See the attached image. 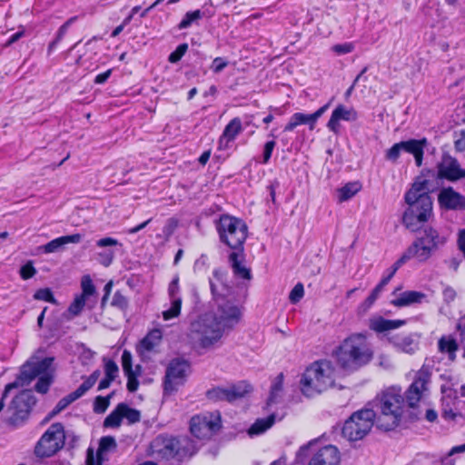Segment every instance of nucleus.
Masks as SVG:
<instances>
[{
  "label": "nucleus",
  "mask_w": 465,
  "mask_h": 465,
  "mask_svg": "<svg viewBox=\"0 0 465 465\" xmlns=\"http://www.w3.org/2000/svg\"><path fill=\"white\" fill-rule=\"evenodd\" d=\"M334 384V368L329 361H318L310 365L302 374V393L312 397L325 391Z\"/></svg>",
  "instance_id": "nucleus-6"
},
{
  "label": "nucleus",
  "mask_w": 465,
  "mask_h": 465,
  "mask_svg": "<svg viewBox=\"0 0 465 465\" xmlns=\"http://www.w3.org/2000/svg\"><path fill=\"white\" fill-rule=\"evenodd\" d=\"M120 408L123 418H125L130 424L136 423L141 420V413L138 410L129 407L126 403L121 402Z\"/></svg>",
  "instance_id": "nucleus-37"
},
{
  "label": "nucleus",
  "mask_w": 465,
  "mask_h": 465,
  "mask_svg": "<svg viewBox=\"0 0 465 465\" xmlns=\"http://www.w3.org/2000/svg\"><path fill=\"white\" fill-rule=\"evenodd\" d=\"M301 124H308L309 129L311 130V117L310 114L303 113H295L291 117L287 124L284 126V132H292L297 126Z\"/></svg>",
  "instance_id": "nucleus-32"
},
{
  "label": "nucleus",
  "mask_w": 465,
  "mask_h": 465,
  "mask_svg": "<svg viewBox=\"0 0 465 465\" xmlns=\"http://www.w3.org/2000/svg\"><path fill=\"white\" fill-rule=\"evenodd\" d=\"M379 297L376 296L373 292H371V294L365 299V301L361 304L360 309L362 312H367L376 302V300Z\"/></svg>",
  "instance_id": "nucleus-62"
},
{
  "label": "nucleus",
  "mask_w": 465,
  "mask_h": 465,
  "mask_svg": "<svg viewBox=\"0 0 465 465\" xmlns=\"http://www.w3.org/2000/svg\"><path fill=\"white\" fill-rule=\"evenodd\" d=\"M402 143L404 152L412 154L415 160V164L418 167H420L423 163L424 150L428 145L427 138L424 137L420 140L409 139L402 141Z\"/></svg>",
  "instance_id": "nucleus-23"
},
{
  "label": "nucleus",
  "mask_w": 465,
  "mask_h": 465,
  "mask_svg": "<svg viewBox=\"0 0 465 465\" xmlns=\"http://www.w3.org/2000/svg\"><path fill=\"white\" fill-rule=\"evenodd\" d=\"M123 415L120 408V404H117L115 409L104 419V427L105 428H118L120 427Z\"/></svg>",
  "instance_id": "nucleus-35"
},
{
  "label": "nucleus",
  "mask_w": 465,
  "mask_h": 465,
  "mask_svg": "<svg viewBox=\"0 0 465 465\" xmlns=\"http://www.w3.org/2000/svg\"><path fill=\"white\" fill-rule=\"evenodd\" d=\"M77 19V16H73L71 18H69L64 24H63L58 31H57V34H56V36L55 38L57 39V41H62V39L64 38V36L65 35V34L67 33V30L69 28V26L71 25H73Z\"/></svg>",
  "instance_id": "nucleus-58"
},
{
  "label": "nucleus",
  "mask_w": 465,
  "mask_h": 465,
  "mask_svg": "<svg viewBox=\"0 0 465 465\" xmlns=\"http://www.w3.org/2000/svg\"><path fill=\"white\" fill-rule=\"evenodd\" d=\"M338 364L345 371H357L368 364L373 351L364 335L356 333L346 338L335 351Z\"/></svg>",
  "instance_id": "nucleus-4"
},
{
  "label": "nucleus",
  "mask_w": 465,
  "mask_h": 465,
  "mask_svg": "<svg viewBox=\"0 0 465 465\" xmlns=\"http://www.w3.org/2000/svg\"><path fill=\"white\" fill-rule=\"evenodd\" d=\"M86 300H87V297H84L82 294L77 295L74 298V302L70 304V306L68 308V312L73 316L79 315L86 303Z\"/></svg>",
  "instance_id": "nucleus-41"
},
{
  "label": "nucleus",
  "mask_w": 465,
  "mask_h": 465,
  "mask_svg": "<svg viewBox=\"0 0 465 465\" xmlns=\"http://www.w3.org/2000/svg\"><path fill=\"white\" fill-rule=\"evenodd\" d=\"M211 292L218 307V315L205 314L192 323L191 330L199 337L203 348L212 346L223 336L225 328L232 327L240 319V310L219 293L216 285L211 281Z\"/></svg>",
  "instance_id": "nucleus-1"
},
{
  "label": "nucleus",
  "mask_w": 465,
  "mask_h": 465,
  "mask_svg": "<svg viewBox=\"0 0 465 465\" xmlns=\"http://www.w3.org/2000/svg\"><path fill=\"white\" fill-rule=\"evenodd\" d=\"M35 273L36 270L31 262L23 265L20 269V275L24 280L32 278Z\"/></svg>",
  "instance_id": "nucleus-59"
},
{
  "label": "nucleus",
  "mask_w": 465,
  "mask_h": 465,
  "mask_svg": "<svg viewBox=\"0 0 465 465\" xmlns=\"http://www.w3.org/2000/svg\"><path fill=\"white\" fill-rule=\"evenodd\" d=\"M376 416V411L370 408L354 411L344 422L342 436L351 441L362 440L373 427Z\"/></svg>",
  "instance_id": "nucleus-10"
},
{
  "label": "nucleus",
  "mask_w": 465,
  "mask_h": 465,
  "mask_svg": "<svg viewBox=\"0 0 465 465\" xmlns=\"http://www.w3.org/2000/svg\"><path fill=\"white\" fill-rule=\"evenodd\" d=\"M82 295L84 297L92 296L95 293V287L89 275H84L81 281Z\"/></svg>",
  "instance_id": "nucleus-45"
},
{
  "label": "nucleus",
  "mask_w": 465,
  "mask_h": 465,
  "mask_svg": "<svg viewBox=\"0 0 465 465\" xmlns=\"http://www.w3.org/2000/svg\"><path fill=\"white\" fill-rule=\"evenodd\" d=\"M438 349L440 352L447 353L449 360L453 361L456 359L459 344L452 336H442L438 341Z\"/></svg>",
  "instance_id": "nucleus-28"
},
{
  "label": "nucleus",
  "mask_w": 465,
  "mask_h": 465,
  "mask_svg": "<svg viewBox=\"0 0 465 465\" xmlns=\"http://www.w3.org/2000/svg\"><path fill=\"white\" fill-rule=\"evenodd\" d=\"M81 240L82 235L80 233L64 235L50 241L46 244L41 246L40 249H42L45 253L56 252L64 250L65 245L69 243H79Z\"/></svg>",
  "instance_id": "nucleus-24"
},
{
  "label": "nucleus",
  "mask_w": 465,
  "mask_h": 465,
  "mask_svg": "<svg viewBox=\"0 0 465 465\" xmlns=\"http://www.w3.org/2000/svg\"><path fill=\"white\" fill-rule=\"evenodd\" d=\"M220 427V418L209 414L193 416L190 421L191 433L200 440L211 438Z\"/></svg>",
  "instance_id": "nucleus-15"
},
{
  "label": "nucleus",
  "mask_w": 465,
  "mask_h": 465,
  "mask_svg": "<svg viewBox=\"0 0 465 465\" xmlns=\"http://www.w3.org/2000/svg\"><path fill=\"white\" fill-rule=\"evenodd\" d=\"M216 230L221 242L227 245L233 252H243V244L248 235V227L242 219L223 214L216 223Z\"/></svg>",
  "instance_id": "nucleus-9"
},
{
  "label": "nucleus",
  "mask_w": 465,
  "mask_h": 465,
  "mask_svg": "<svg viewBox=\"0 0 465 465\" xmlns=\"http://www.w3.org/2000/svg\"><path fill=\"white\" fill-rule=\"evenodd\" d=\"M126 376H127V390L130 392L136 391L138 389V386H139V381L136 379L135 373L126 374Z\"/></svg>",
  "instance_id": "nucleus-61"
},
{
  "label": "nucleus",
  "mask_w": 465,
  "mask_h": 465,
  "mask_svg": "<svg viewBox=\"0 0 465 465\" xmlns=\"http://www.w3.org/2000/svg\"><path fill=\"white\" fill-rule=\"evenodd\" d=\"M358 118V114L353 108H347L343 104H339L331 113V118L327 123V128L334 133L340 132V121L354 122Z\"/></svg>",
  "instance_id": "nucleus-20"
},
{
  "label": "nucleus",
  "mask_w": 465,
  "mask_h": 465,
  "mask_svg": "<svg viewBox=\"0 0 465 465\" xmlns=\"http://www.w3.org/2000/svg\"><path fill=\"white\" fill-rule=\"evenodd\" d=\"M332 102V99L330 100L327 104L320 107L318 110H316L313 114H310L311 117V130H313L315 128V124L317 120L329 109L331 104Z\"/></svg>",
  "instance_id": "nucleus-54"
},
{
  "label": "nucleus",
  "mask_w": 465,
  "mask_h": 465,
  "mask_svg": "<svg viewBox=\"0 0 465 465\" xmlns=\"http://www.w3.org/2000/svg\"><path fill=\"white\" fill-rule=\"evenodd\" d=\"M361 184L357 182L346 183L343 187H341L339 190L340 201H348L361 190Z\"/></svg>",
  "instance_id": "nucleus-33"
},
{
  "label": "nucleus",
  "mask_w": 465,
  "mask_h": 465,
  "mask_svg": "<svg viewBox=\"0 0 465 465\" xmlns=\"http://www.w3.org/2000/svg\"><path fill=\"white\" fill-rule=\"evenodd\" d=\"M304 295V288L302 283L298 282L291 291L289 300L292 303L295 304L301 301Z\"/></svg>",
  "instance_id": "nucleus-50"
},
{
  "label": "nucleus",
  "mask_w": 465,
  "mask_h": 465,
  "mask_svg": "<svg viewBox=\"0 0 465 465\" xmlns=\"http://www.w3.org/2000/svg\"><path fill=\"white\" fill-rule=\"evenodd\" d=\"M283 373H279L277 377L273 380L271 391H270V396L268 399V404H272L275 402L277 397L279 396V393L282 391L283 386Z\"/></svg>",
  "instance_id": "nucleus-38"
},
{
  "label": "nucleus",
  "mask_w": 465,
  "mask_h": 465,
  "mask_svg": "<svg viewBox=\"0 0 465 465\" xmlns=\"http://www.w3.org/2000/svg\"><path fill=\"white\" fill-rule=\"evenodd\" d=\"M101 375L99 370L94 371L90 376H88L84 381L78 387L79 390L85 394L97 381Z\"/></svg>",
  "instance_id": "nucleus-46"
},
{
  "label": "nucleus",
  "mask_w": 465,
  "mask_h": 465,
  "mask_svg": "<svg viewBox=\"0 0 465 465\" xmlns=\"http://www.w3.org/2000/svg\"><path fill=\"white\" fill-rule=\"evenodd\" d=\"M111 305L125 312L129 306V300L120 291H116L113 296Z\"/></svg>",
  "instance_id": "nucleus-42"
},
{
  "label": "nucleus",
  "mask_w": 465,
  "mask_h": 465,
  "mask_svg": "<svg viewBox=\"0 0 465 465\" xmlns=\"http://www.w3.org/2000/svg\"><path fill=\"white\" fill-rule=\"evenodd\" d=\"M332 102V99L330 100L327 104L320 107L318 110H316L313 114H310L311 117V130H313L315 128V124L317 120L329 109L331 104Z\"/></svg>",
  "instance_id": "nucleus-55"
},
{
  "label": "nucleus",
  "mask_w": 465,
  "mask_h": 465,
  "mask_svg": "<svg viewBox=\"0 0 465 465\" xmlns=\"http://www.w3.org/2000/svg\"><path fill=\"white\" fill-rule=\"evenodd\" d=\"M168 296L170 300L182 299L180 295L179 276L176 275L168 286Z\"/></svg>",
  "instance_id": "nucleus-49"
},
{
  "label": "nucleus",
  "mask_w": 465,
  "mask_h": 465,
  "mask_svg": "<svg viewBox=\"0 0 465 465\" xmlns=\"http://www.w3.org/2000/svg\"><path fill=\"white\" fill-rule=\"evenodd\" d=\"M430 371L425 367L418 371L415 380L405 392L406 401L410 407H415L420 401L422 391L427 390L426 386L430 381Z\"/></svg>",
  "instance_id": "nucleus-17"
},
{
  "label": "nucleus",
  "mask_w": 465,
  "mask_h": 465,
  "mask_svg": "<svg viewBox=\"0 0 465 465\" xmlns=\"http://www.w3.org/2000/svg\"><path fill=\"white\" fill-rule=\"evenodd\" d=\"M411 260L408 254L404 252L402 255L393 263V265L388 270V274L383 276L385 279H388L390 282L391 278L394 276L396 272L408 261Z\"/></svg>",
  "instance_id": "nucleus-44"
},
{
  "label": "nucleus",
  "mask_w": 465,
  "mask_h": 465,
  "mask_svg": "<svg viewBox=\"0 0 465 465\" xmlns=\"http://www.w3.org/2000/svg\"><path fill=\"white\" fill-rule=\"evenodd\" d=\"M190 371V364L183 359H173L169 363L163 381L164 393L171 394L177 391L178 386L183 384L185 377Z\"/></svg>",
  "instance_id": "nucleus-13"
},
{
  "label": "nucleus",
  "mask_w": 465,
  "mask_h": 465,
  "mask_svg": "<svg viewBox=\"0 0 465 465\" xmlns=\"http://www.w3.org/2000/svg\"><path fill=\"white\" fill-rule=\"evenodd\" d=\"M275 146L276 143L274 140L268 141L265 143L263 146L262 163L267 164L269 163Z\"/></svg>",
  "instance_id": "nucleus-52"
},
{
  "label": "nucleus",
  "mask_w": 465,
  "mask_h": 465,
  "mask_svg": "<svg viewBox=\"0 0 465 465\" xmlns=\"http://www.w3.org/2000/svg\"><path fill=\"white\" fill-rule=\"evenodd\" d=\"M341 454L337 447L327 445L320 449L310 460L308 465H339Z\"/></svg>",
  "instance_id": "nucleus-19"
},
{
  "label": "nucleus",
  "mask_w": 465,
  "mask_h": 465,
  "mask_svg": "<svg viewBox=\"0 0 465 465\" xmlns=\"http://www.w3.org/2000/svg\"><path fill=\"white\" fill-rule=\"evenodd\" d=\"M242 131V121L239 117L232 119L225 126L223 134L219 139V148L227 147L228 143L233 141Z\"/></svg>",
  "instance_id": "nucleus-26"
},
{
  "label": "nucleus",
  "mask_w": 465,
  "mask_h": 465,
  "mask_svg": "<svg viewBox=\"0 0 465 465\" xmlns=\"http://www.w3.org/2000/svg\"><path fill=\"white\" fill-rule=\"evenodd\" d=\"M203 16L201 10L187 12L182 21L177 25L178 29L183 30L190 27L193 24L197 23Z\"/></svg>",
  "instance_id": "nucleus-34"
},
{
  "label": "nucleus",
  "mask_w": 465,
  "mask_h": 465,
  "mask_svg": "<svg viewBox=\"0 0 465 465\" xmlns=\"http://www.w3.org/2000/svg\"><path fill=\"white\" fill-rule=\"evenodd\" d=\"M34 299L38 301L48 302L53 304L57 303L56 299L54 297V294L49 288L37 290L34 294Z\"/></svg>",
  "instance_id": "nucleus-43"
},
{
  "label": "nucleus",
  "mask_w": 465,
  "mask_h": 465,
  "mask_svg": "<svg viewBox=\"0 0 465 465\" xmlns=\"http://www.w3.org/2000/svg\"><path fill=\"white\" fill-rule=\"evenodd\" d=\"M84 394L77 388L73 392L69 393L65 397L62 398L54 408V410L50 412L48 419L53 418L54 416L60 413L65 408H67L71 403L84 396Z\"/></svg>",
  "instance_id": "nucleus-30"
},
{
  "label": "nucleus",
  "mask_w": 465,
  "mask_h": 465,
  "mask_svg": "<svg viewBox=\"0 0 465 465\" xmlns=\"http://www.w3.org/2000/svg\"><path fill=\"white\" fill-rule=\"evenodd\" d=\"M430 182L423 175L415 178L404 199L409 207L403 213L402 223L411 231L419 229L432 214V198L430 195Z\"/></svg>",
  "instance_id": "nucleus-2"
},
{
  "label": "nucleus",
  "mask_w": 465,
  "mask_h": 465,
  "mask_svg": "<svg viewBox=\"0 0 465 465\" xmlns=\"http://www.w3.org/2000/svg\"><path fill=\"white\" fill-rule=\"evenodd\" d=\"M454 146L458 152L465 151V130L460 132V137L454 143Z\"/></svg>",
  "instance_id": "nucleus-63"
},
{
  "label": "nucleus",
  "mask_w": 465,
  "mask_h": 465,
  "mask_svg": "<svg viewBox=\"0 0 465 465\" xmlns=\"http://www.w3.org/2000/svg\"><path fill=\"white\" fill-rule=\"evenodd\" d=\"M332 102V99L330 100L327 104L320 107L318 110H316L313 114H310L311 117V130H313L315 128V124L317 120L329 109L331 104Z\"/></svg>",
  "instance_id": "nucleus-53"
},
{
  "label": "nucleus",
  "mask_w": 465,
  "mask_h": 465,
  "mask_svg": "<svg viewBox=\"0 0 465 465\" xmlns=\"http://www.w3.org/2000/svg\"><path fill=\"white\" fill-rule=\"evenodd\" d=\"M36 403V398L32 391L25 390L17 394L12 401L8 408L11 413L9 417L10 423L13 425H19L26 420L32 411V408Z\"/></svg>",
  "instance_id": "nucleus-12"
},
{
  "label": "nucleus",
  "mask_w": 465,
  "mask_h": 465,
  "mask_svg": "<svg viewBox=\"0 0 465 465\" xmlns=\"http://www.w3.org/2000/svg\"><path fill=\"white\" fill-rule=\"evenodd\" d=\"M275 422V415L271 414L267 418L258 419L249 428L248 434L250 436H256L263 433L268 429H270Z\"/></svg>",
  "instance_id": "nucleus-31"
},
{
  "label": "nucleus",
  "mask_w": 465,
  "mask_h": 465,
  "mask_svg": "<svg viewBox=\"0 0 465 465\" xmlns=\"http://www.w3.org/2000/svg\"><path fill=\"white\" fill-rule=\"evenodd\" d=\"M405 399L400 388L391 387L373 401L377 426L384 430H393L400 423Z\"/></svg>",
  "instance_id": "nucleus-5"
},
{
  "label": "nucleus",
  "mask_w": 465,
  "mask_h": 465,
  "mask_svg": "<svg viewBox=\"0 0 465 465\" xmlns=\"http://www.w3.org/2000/svg\"><path fill=\"white\" fill-rule=\"evenodd\" d=\"M105 376L114 380L117 377L119 369L117 364L113 360H108L104 365Z\"/></svg>",
  "instance_id": "nucleus-56"
},
{
  "label": "nucleus",
  "mask_w": 465,
  "mask_h": 465,
  "mask_svg": "<svg viewBox=\"0 0 465 465\" xmlns=\"http://www.w3.org/2000/svg\"><path fill=\"white\" fill-rule=\"evenodd\" d=\"M446 242V237L440 235L436 229L427 226L419 232L405 252L411 259L419 262H426L440 248L445 245Z\"/></svg>",
  "instance_id": "nucleus-8"
},
{
  "label": "nucleus",
  "mask_w": 465,
  "mask_h": 465,
  "mask_svg": "<svg viewBox=\"0 0 465 465\" xmlns=\"http://www.w3.org/2000/svg\"><path fill=\"white\" fill-rule=\"evenodd\" d=\"M153 455L161 459L176 458L181 460L197 452L195 442L188 437L177 438L172 435L160 434L150 445Z\"/></svg>",
  "instance_id": "nucleus-7"
},
{
  "label": "nucleus",
  "mask_w": 465,
  "mask_h": 465,
  "mask_svg": "<svg viewBox=\"0 0 465 465\" xmlns=\"http://www.w3.org/2000/svg\"><path fill=\"white\" fill-rule=\"evenodd\" d=\"M228 261L234 277L247 281L252 280L251 269L244 264L243 252H232L228 256Z\"/></svg>",
  "instance_id": "nucleus-21"
},
{
  "label": "nucleus",
  "mask_w": 465,
  "mask_h": 465,
  "mask_svg": "<svg viewBox=\"0 0 465 465\" xmlns=\"http://www.w3.org/2000/svg\"><path fill=\"white\" fill-rule=\"evenodd\" d=\"M252 391V386L246 381H239L238 383L232 384L228 387H214L206 391L208 400L218 401L232 402L238 399L243 398L247 393Z\"/></svg>",
  "instance_id": "nucleus-14"
},
{
  "label": "nucleus",
  "mask_w": 465,
  "mask_h": 465,
  "mask_svg": "<svg viewBox=\"0 0 465 465\" xmlns=\"http://www.w3.org/2000/svg\"><path fill=\"white\" fill-rule=\"evenodd\" d=\"M213 278L215 279V281H216L217 282H219V283L222 285L223 290H224V291L226 292V293H223V292H221L217 289L218 292H219V293H221V294H223V295L225 297V299H226V300H228L227 296L229 295L230 289H229L228 287H226V286L224 285V283H223L224 279H225V276H226V272H225V271H223V269H221V268H216V269H214V270H213ZM211 281H212L215 285H217V284L213 282V280L210 279V282H211ZM216 287L218 288V286H216ZM229 301H230V302H232L230 299H229Z\"/></svg>",
  "instance_id": "nucleus-40"
},
{
  "label": "nucleus",
  "mask_w": 465,
  "mask_h": 465,
  "mask_svg": "<svg viewBox=\"0 0 465 465\" xmlns=\"http://www.w3.org/2000/svg\"><path fill=\"white\" fill-rule=\"evenodd\" d=\"M457 242L460 251L465 258V229L460 231Z\"/></svg>",
  "instance_id": "nucleus-64"
},
{
  "label": "nucleus",
  "mask_w": 465,
  "mask_h": 465,
  "mask_svg": "<svg viewBox=\"0 0 465 465\" xmlns=\"http://www.w3.org/2000/svg\"><path fill=\"white\" fill-rule=\"evenodd\" d=\"M182 299L170 300V308L162 312L164 321L177 318L181 314Z\"/></svg>",
  "instance_id": "nucleus-36"
},
{
  "label": "nucleus",
  "mask_w": 465,
  "mask_h": 465,
  "mask_svg": "<svg viewBox=\"0 0 465 465\" xmlns=\"http://www.w3.org/2000/svg\"><path fill=\"white\" fill-rule=\"evenodd\" d=\"M188 50L186 43L179 45L176 49L172 52L168 57V61L172 64L179 62Z\"/></svg>",
  "instance_id": "nucleus-48"
},
{
  "label": "nucleus",
  "mask_w": 465,
  "mask_h": 465,
  "mask_svg": "<svg viewBox=\"0 0 465 465\" xmlns=\"http://www.w3.org/2000/svg\"><path fill=\"white\" fill-rule=\"evenodd\" d=\"M456 329L460 333V343L463 349V357H465V315L459 319Z\"/></svg>",
  "instance_id": "nucleus-57"
},
{
  "label": "nucleus",
  "mask_w": 465,
  "mask_h": 465,
  "mask_svg": "<svg viewBox=\"0 0 465 465\" xmlns=\"http://www.w3.org/2000/svg\"><path fill=\"white\" fill-rule=\"evenodd\" d=\"M64 425L60 422L53 423L37 441L35 453L41 458L51 457L64 447Z\"/></svg>",
  "instance_id": "nucleus-11"
},
{
  "label": "nucleus",
  "mask_w": 465,
  "mask_h": 465,
  "mask_svg": "<svg viewBox=\"0 0 465 465\" xmlns=\"http://www.w3.org/2000/svg\"><path fill=\"white\" fill-rule=\"evenodd\" d=\"M438 203L440 209L446 211H465V196L450 186L440 191Z\"/></svg>",
  "instance_id": "nucleus-18"
},
{
  "label": "nucleus",
  "mask_w": 465,
  "mask_h": 465,
  "mask_svg": "<svg viewBox=\"0 0 465 465\" xmlns=\"http://www.w3.org/2000/svg\"><path fill=\"white\" fill-rule=\"evenodd\" d=\"M53 361V357H45L42 360L31 357L21 366L20 373L15 381L5 385L4 397H6L13 389L30 384L37 377L38 381L35 385V390L42 394L46 393L53 382V376L48 371Z\"/></svg>",
  "instance_id": "nucleus-3"
},
{
  "label": "nucleus",
  "mask_w": 465,
  "mask_h": 465,
  "mask_svg": "<svg viewBox=\"0 0 465 465\" xmlns=\"http://www.w3.org/2000/svg\"><path fill=\"white\" fill-rule=\"evenodd\" d=\"M110 403L108 401V398H104V396H96L94 404L93 411L97 414H102L106 411Z\"/></svg>",
  "instance_id": "nucleus-47"
},
{
  "label": "nucleus",
  "mask_w": 465,
  "mask_h": 465,
  "mask_svg": "<svg viewBox=\"0 0 465 465\" xmlns=\"http://www.w3.org/2000/svg\"><path fill=\"white\" fill-rule=\"evenodd\" d=\"M404 324V321L387 320L382 317L371 320L370 328L377 332H383L390 330L397 329Z\"/></svg>",
  "instance_id": "nucleus-29"
},
{
  "label": "nucleus",
  "mask_w": 465,
  "mask_h": 465,
  "mask_svg": "<svg viewBox=\"0 0 465 465\" xmlns=\"http://www.w3.org/2000/svg\"><path fill=\"white\" fill-rule=\"evenodd\" d=\"M132 359L133 358L131 352L127 350H124L122 354V366L125 375L134 373L133 371Z\"/></svg>",
  "instance_id": "nucleus-51"
},
{
  "label": "nucleus",
  "mask_w": 465,
  "mask_h": 465,
  "mask_svg": "<svg viewBox=\"0 0 465 465\" xmlns=\"http://www.w3.org/2000/svg\"><path fill=\"white\" fill-rule=\"evenodd\" d=\"M426 294L418 291H407L400 294L391 303L396 307H405L414 303H421Z\"/></svg>",
  "instance_id": "nucleus-27"
},
{
  "label": "nucleus",
  "mask_w": 465,
  "mask_h": 465,
  "mask_svg": "<svg viewBox=\"0 0 465 465\" xmlns=\"http://www.w3.org/2000/svg\"><path fill=\"white\" fill-rule=\"evenodd\" d=\"M390 341L395 348L406 353H414L419 348V341L414 334H398Z\"/></svg>",
  "instance_id": "nucleus-25"
},
{
  "label": "nucleus",
  "mask_w": 465,
  "mask_h": 465,
  "mask_svg": "<svg viewBox=\"0 0 465 465\" xmlns=\"http://www.w3.org/2000/svg\"><path fill=\"white\" fill-rule=\"evenodd\" d=\"M117 447L116 440L113 436H104L100 439L97 450L96 459H94L92 450H88L86 464L87 465H102L104 454L110 450H115Z\"/></svg>",
  "instance_id": "nucleus-22"
},
{
  "label": "nucleus",
  "mask_w": 465,
  "mask_h": 465,
  "mask_svg": "<svg viewBox=\"0 0 465 465\" xmlns=\"http://www.w3.org/2000/svg\"><path fill=\"white\" fill-rule=\"evenodd\" d=\"M228 65V62L223 57H216L213 59L211 69L213 73L222 72Z\"/></svg>",
  "instance_id": "nucleus-60"
},
{
  "label": "nucleus",
  "mask_w": 465,
  "mask_h": 465,
  "mask_svg": "<svg viewBox=\"0 0 465 465\" xmlns=\"http://www.w3.org/2000/svg\"><path fill=\"white\" fill-rule=\"evenodd\" d=\"M401 152H404L402 141L394 143L385 152V159L393 163H396L401 156Z\"/></svg>",
  "instance_id": "nucleus-39"
},
{
  "label": "nucleus",
  "mask_w": 465,
  "mask_h": 465,
  "mask_svg": "<svg viewBox=\"0 0 465 465\" xmlns=\"http://www.w3.org/2000/svg\"><path fill=\"white\" fill-rule=\"evenodd\" d=\"M438 178L457 182L465 178V169L460 168L458 160L450 154H443L437 164Z\"/></svg>",
  "instance_id": "nucleus-16"
}]
</instances>
